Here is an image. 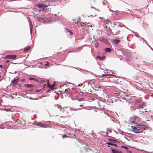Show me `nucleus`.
Masks as SVG:
<instances>
[{
    "label": "nucleus",
    "instance_id": "nucleus-1",
    "mask_svg": "<svg viewBox=\"0 0 153 153\" xmlns=\"http://www.w3.org/2000/svg\"><path fill=\"white\" fill-rule=\"evenodd\" d=\"M137 120V118L136 117H134L131 118V123L132 124H135L136 126H139L140 129L142 130L141 132H142L143 130H145L147 128L146 126L145 125H141L140 124H138L136 122V121Z\"/></svg>",
    "mask_w": 153,
    "mask_h": 153
},
{
    "label": "nucleus",
    "instance_id": "nucleus-2",
    "mask_svg": "<svg viewBox=\"0 0 153 153\" xmlns=\"http://www.w3.org/2000/svg\"><path fill=\"white\" fill-rule=\"evenodd\" d=\"M134 102L136 107L138 108H142L143 103L141 99H138L137 100L135 101Z\"/></svg>",
    "mask_w": 153,
    "mask_h": 153
},
{
    "label": "nucleus",
    "instance_id": "nucleus-3",
    "mask_svg": "<svg viewBox=\"0 0 153 153\" xmlns=\"http://www.w3.org/2000/svg\"><path fill=\"white\" fill-rule=\"evenodd\" d=\"M41 11L40 10H35L33 13V15L35 17L37 18L40 15H41Z\"/></svg>",
    "mask_w": 153,
    "mask_h": 153
},
{
    "label": "nucleus",
    "instance_id": "nucleus-4",
    "mask_svg": "<svg viewBox=\"0 0 153 153\" xmlns=\"http://www.w3.org/2000/svg\"><path fill=\"white\" fill-rule=\"evenodd\" d=\"M115 38L117 39H121L123 37V35L120 31H117L115 33Z\"/></svg>",
    "mask_w": 153,
    "mask_h": 153
},
{
    "label": "nucleus",
    "instance_id": "nucleus-5",
    "mask_svg": "<svg viewBox=\"0 0 153 153\" xmlns=\"http://www.w3.org/2000/svg\"><path fill=\"white\" fill-rule=\"evenodd\" d=\"M141 130L140 129L139 126L135 127L132 128L133 131L135 133H140Z\"/></svg>",
    "mask_w": 153,
    "mask_h": 153
},
{
    "label": "nucleus",
    "instance_id": "nucleus-6",
    "mask_svg": "<svg viewBox=\"0 0 153 153\" xmlns=\"http://www.w3.org/2000/svg\"><path fill=\"white\" fill-rule=\"evenodd\" d=\"M16 58V56L15 55H7L5 56V59H15Z\"/></svg>",
    "mask_w": 153,
    "mask_h": 153
},
{
    "label": "nucleus",
    "instance_id": "nucleus-7",
    "mask_svg": "<svg viewBox=\"0 0 153 153\" xmlns=\"http://www.w3.org/2000/svg\"><path fill=\"white\" fill-rule=\"evenodd\" d=\"M36 125L39 126L40 127H43L44 128H47L48 127V125L45 124H42V123L41 122H39L37 123H36Z\"/></svg>",
    "mask_w": 153,
    "mask_h": 153
},
{
    "label": "nucleus",
    "instance_id": "nucleus-8",
    "mask_svg": "<svg viewBox=\"0 0 153 153\" xmlns=\"http://www.w3.org/2000/svg\"><path fill=\"white\" fill-rule=\"evenodd\" d=\"M61 111L65 114L68 113L69 111V108L68 107H65L63 108H61Z\"/></svg>",
    "mask_w": 153,
    "mask_h": 153
},
{
    "label": "nucleus",
    "instance_id": "nucleus-9",
    "mask_svg": "<svg viewBox=\"0 0 153 153\" xmlns=\"http://www.w3.org/2000/svg\"><path fill=\"white\" fill-rule=\"evenodd\" d=\"M44 16L41 14V15L39 16L37 18L38 21L39 22H42L44 21Z\"/></svg>",
    "mask_w": 153,
    "mask_h": 153
},
{
    "label": "nucleus",
    "instance_id": "nucleus-10",
    "mask_svg": "<svg viewBox=\"0 0 153 153\" xmlns=\"http://www.w3.org/2000/svg\"><path fill=\"white\" fill-rule=\"evenodd\" d=\"M90 87H91V86L90 85H88V86L87 88L86 86H84L83 88L85 89V91H87L88 92H92V91H91V89L90 88Z\"/></svg>",
    "mask_w": 153,
    "mask_h": 153
},
{
    "label": "nucleus",
    "instance_id": "nucleus-11",
    "mask_svg": "<svg viewBox=\"0 0 153 153\" xmlns=\"http://www.w3.org/2000/svg\"><path fill=\"white\" fill-rule=\"evenodd\" d=\"M75 90V89L74 88H71V90L70 89H65V91L64 92V93H67V92L68 91H70V92L73 93V92H74Z\"/></svg>",
    "mask_w": 153,
    "mask_h": 153
},
{
    "label": "nucleus",
    "instance_id": "nucleus-12",
    "mask_svg": "<svg viewBox=\"0 0 153 153\" xmlns=\"http://www.w3.org/2000/svg\"><path fill=\"white\" fill-rule=\"evenodd\" d=\"M131 55L130 53H129L127 55H126V60L127 61H129L130 60L131 58Z\"/></svg>",
    "mask_w": 153,
    "mask_h": 153
},
{
    "label": "nucleus",
    "instance_id": "nucleus-13",
    "mask_svg": "<svg viewBox=\"0 0 153 153\" xmlns=\"http://www.w3.org/2000/svg\"><path fill=\"white\" fill-rule=\"evenodd\" d=\"M93 44L94 45L95 48H97L99 46V44L96 41L93 42Z\"/></svg>",
    "mask_w": 153,
    "mask_h": 153
},
{
    "label": "nucleus",
    "instance_id": "nucleus-14",
    "mask_svg": "<svg viewBox=\"0 0 153 153\" xmlns=\"http://www.w3.org/2000/svg\"><path fill=\"white\" fill-rule=\"evenodd\" d=\"M111 151L113 153H123L122 152L116 149H112Z\"/></svg>",
    "mask_w": 153,
    "mask_h": 153
},
{
    "label": "nucleus",
    "instance_id": "nucleus-15",
    "mask_svg": "<svg viewBox=\"0 0 153 153\" xmlns=\"http://www.w3.org/2000/svg\"><path fill=\"white\" fill-rule=\"evenodd\" d=\"M19 80L18 79H16L14 80H13L12 81V84L14 86L16 85L18 82Z\"/></svg>",
    "mask_w": 153,
    "mask_h": 153
},
{
    "label": "nucleus",
    "instance_id": "nucleus-16",
    "mask_svg": "<svg viewBox=\"0 0 153 153\" xmlns=\"http://www.w3.org/2000/svg\"><path fill=\"white\" fill-rule=\"evenodd\" d=\"M25 87L27 88H30L34 87L33 85L32 84H26L25 85Z\"/></svg>",
    "mask_w": 153,
    "mask_h": 153
},
{
    "label": "nucleus",
    "instance_id": "nucleus-17",
    "mask_svg": "<svg viewBox=\"0 0 153 153\" xmlns=\"http://www.w3.org/2000/svg\"><path fill=\"white\" fill-rule=\"evenodd\" d=\"M106 144L111 145V146H114L115 147H117V145L116 144L112 143L111 142H108L106 143Z\"/></svg>",
    "mask_w": 153,
    "mask_h": 153
},
{
    "label": "nucleus",
    "instance_id": "nucleus-18",
    "mask_svg": "<svg viewBox=\"0 0 153 153\" xmlns=\"http://www.w3.org/2000/svg\"><path fill=\"white\" fill-rule=\"evenodd\" d=\"M105 51L106 52H111V50L110 48H107L105 49Z\"/></svg>",
    "mask_w": 153,
    "mask_h": 153
},
{
    "label": "nucleus",
    "instance_id": "nucleus-19",
    "mask_svg": "<svg viewBox=\"0 0 153 153\" xmlns=\"http://www.w3.org/2000/svg\"><path fill=\"white\" fill-rule=\"evenodd\" d=\"M30 47H28L27 48H25L24 50V51L25 52L28 51L30 49Z\"/></svg>",
    "mask_w": 153,
    "mask_h": 153
},
{
    "label": "nucleus",
    "instance_id": "nucleus-20",
    "mask_svg": "<svg viewBox=\"0 0 153 153\" xmlns=\"http://www.w3.org/2000/svg\"><path fill=\"white\" fill-rule=\"evenodd\" d=\"M42 10L43 11H45L47 10V7L45 6H43L42 8Z\"/></svg>",
    "mask_w": 153,
    "mask_h": 153
},
{
    "label": "nucleus",
    "instance_id": "nucleus-21",
    "mask_svg": "<svg viewBox=\"0 0 153 153\" xmlns=\"http://www.w3.org/2000/svg\"><path fill=\"white\" fill-rule=\"evenodd\" d=\"M47 85H48V87L51 88H53L54 86V85H50V83L48 82V83H47Z\"/></svg>",
    "mask_w": 153,
    "mask_h": 153
},
{
    "label": "nucleus",
    "instance_id": "nucleus-22",
    "mask_svg": "<svg viewBox=\"0 0 153 153\" xmlns=\"http://www.w3.org/2000/svg\"><path fill=\"white\" fill-rule=\"evenodd\" d=\"M38 7L40 8H42L43 6V4H39L37 5Z\"/></svg>",
    "mask_w": 153,
    "mask_h": 153
},
{
    "label": "nucleus",
    "instance_id": "nucleus-23",
    "mask_svg": "<svg viewBox=\"0 0 153 153\" xmlns=\"http://www.w3.org/2000/svg\"><path fill=\"white\" fill-rule=\"evenodd\" d=\"M67 31L69 33L70 35H73V33L69 29H67Z\"/></svg>",
    "mask_w": 153,
    "mask_h": 153
},
{
    "label": "nucleus",
    "instance_id": "nucleus-24",
    "mask_svg": "<svg viewBox=\"0 0 153 153\" xmlns=\"http://www.w3.org/2000/svg\"><path fill=\"white\" fill-rule=\"evenodd\" d=\"M29 25L30 30L32 31L33 28V25L31 22H29Z\"/></svg>",
    "mask_w": 153,
    "mask_h": 153
},
{
    "label": "nucleus",
    "instance_id": "nucleus-25",
    "mask_svg": "<svg viewBox=\"0 0 153 153\" xmlns=\"http://www.w3.org/2000/svg\"><path fill=\"white\" fill-rule=\"evenodd\" d=\"M109 140L111 143H114L116 141V140L112 139H109Z\"/></svg>",
    "mask_w": 153,
    "mask_h": 153
},
{
    "label": "nucleus",
    "instance_id": "nucleus-26",
    "mask_svg": "<svg viewBox=\"0 0 153 153\" xmlns=\"http://www.w3.org/2000/svg\"><path fill=\"white\" fill-rule=\"evenodd\" d=\"M62 137L63 138H64L65 137H68V138H72V137H68V136L66 134H64L62 135Z\"/></svg>",
    "mask_w": 153,
    "mask_h": 153
},
{
    "label": "nucleus",
    "instance_id": "nucleus-27",
    "mask_svg": "<svg viewBox=\"0 0 153 153\" xmlns=\"http://www.w3.org/2000/svg\"><path fill=\"white\" fill-rule=\"evenodd\" d=\"M114 41L115 42H116L117 43H118L120 42V41L118 39H115L114 40Z\"/></svg>",
    "mask_w": 153,
    "mask_h": 153
},
{
    "label": "nucleus",
    "instance_id": "nucleus-28",
    "mask_svg": "<svg viewBox=\"0 0 153 153\" xmlns=\"http://www.w3.org/2000/svg\"><path fill=\"white\" fill-rule=\"evenodd\" d=\"M29 80H34L36 81H38V80H37V79H36L34 78H29Z\"/></svg>",
    "mask_w": 153,
    "mask_h": 153
},
{
    "label": "nucleus",
    "instance_id": "nucleus-29",
    "mask_svg": "<svg viewBox=\"0 0 153 153\" xmlns=\"http://www.w3.org/2000/svg\"><path fill=\"white\" fill-rule=\"evenodd\" d=\"M121 147L123 148H124L127 151V150L128 149V147L124 146H122Z\"/></svg>",
    "mask_w": 153,
    "mask_h": 153
},
{
    "label": "nucleus",
    "instance_id": "nucleus-30",
    "mask_svg": "<svg viewBox=\"0 0 153 153\" xmlns=\"http://www.w3.org/2000/svg\"><path fill=\"white\" fill-rule=\"evenodd\" d=\"M108 22V23H109L110 24H111V22H110V21L109 20H107L105 22V23H107V22Z\"/></svg>",
    "mask_w": 153,
    "mask_h": 153
},
{
    "label": "nucleus",
    "instance_id": "nucleus-31",
    "mask_svg": "<svg viewBox=\"0 0 153 153\" xmlns=\"http://www.w3.org/2000/svg\"><path fill=\"white\" fill-rule=\"evenodd\" d=\"M86 24V22H85V23H82V22H81V26H83L84 25V24Z\"/></svg>",
    "mask_w": 153,
    "mask_h": 153
},
{
    "label": "nucleus",
    "instance_id": "nucleus-32",
    "mask_svg": "<svg viewBox=\"0 0 153 153\" xmlns=\"http://www.w3.org/2000/svg\"><path fill=\"white\" fill-rule=\"evenodd\" d=\"M49 65V62H46V64H45V66H48Z\"/></svg>",
    "mask_w": 153,
    "mask_h": 153
},
{
    "label": "nucleus",
    "instance_id": "nucleus-33",
    "mask_svg": "<svg viewBox=\"0 0 153 153\" xmlns=\"http://www.w3.org/2000/svg\"><path fill=\"white\" fill-rule=\"evenodd\" d=\"M83 100V99H82V98H80V99H78V101H82Z\"/></svg>",
    "mask_w": 153,
    "mask_h": 153
},
{
    "label": "nucleus",
    "instance_id": "nucleus-34",
    "mask_svg": "<svg viewBox=\"0 0 153 153\" xmlns=\"http://www.w3.org/2000/svg\"><path fill=\"white\" fill-rule=\"evenodd\" d=\"M41 91V90H36V92H39Z\"/></svg>",
    "mask_w": 153,
    "mask_h": 153
},
{
    "label": "nucleus",
    "instance_id": "nucleus-35",
    "mask_svg": "<svg viewBox=\"0 0 153 153\" xmlns=\"http://www.w3.org/2000/svg\"><path fill=\"white\" fill-rule=\"evenodd\" d=\"M98 58L101 60L102 59V57L100 56H99L98 57Z\"/></svg>",
    "mask_w": 153,
    "mask_h": 153
},
{
    "label": "nucleus",
    "instance_id": "nucleus-36",
    "mask_svg": "<svg viewBox=\"0 0 153 153\" xmlns=\"http://www.w3.org/2000/svg\"><path fill=\"white\" fill-rule=\"evenodd\" d=\"M44 81V80H41V81H40V82H41V83H42Z\"/></svg>",
    "mask_w": 153,
    "mask_h": 153
},
{
    "label": "nucleus",
    "instance_id": "nucleus-37",
    "mask_svg": "<svg viewBox=\"0 0 153 153\" xmlns=\"http://www.w3.org/2000/svg\"><path fill=\"white\" fill-rule=\"evenodd\" d=\"M127 153H132V152L130 151H127Z\"/></svg>",
    "mask_w": 153,
    "mask_h": 153
},
{
    "label": "nucleus",
    "instance_id": "nucleus-38",
    "mask_svg": "<svg viewBox=\"0 0 153 153\" xmlns=\"http://www.w3.org/2000/svg\"><path fill=\"white\" fill-rule=\"evenodd\" d=\"M9 62H10V61L9 60H7V61H6L5 62L6 63H7Z\"/></svg>",
    "mask_w": 153,
    "mask_h": 153
},
{
    "label": "nucleus",
    "instance_id": "nucleus-39",
    "mask_svg": "<svg viewBox=\"0 0 153 153\" xmlns=\"http://www.w3.org/2000/svg\"><path fill=\"white\" fill-rule=\"evenodd\" d=\"M79 106L80 107H82V106H83V104L80 105H79Z\"/></svg>",
    "mask_w": 153,
    "mask_h": 153
},
{
    "label": "nucleus",
    "instance_id": "nucleus-40",
    "mask_svg": "<svg viewBox=\"0 0 153 153\" xmlns=\"http://www.w3.org/2000/svg\"><path fill=\"white\" fill-rule=\"evenodd\" d=\"M139 111L140 112V113H139V114H143V112L141 113V111Z\"/></svg>",
    "mask_w": 153,
    "mask_h": 153
},
{
    "label": "nucleus",
    "instance_id": "nucleus-41",
    "mask_svg": "<svg viewBox=\"0 0 153 153\" xmlns=\"http://www.w3.org/2000/svg\"><path fill=\"white\" fill-rule=\"evenodd\" d=\"M0 67L2 68V65H0Z\"/></svg>",
    "mask_w": 153,
    "mask_h": 153
},
{
    "label": "nucleus",
    "instance_id": "nucleus-42",
    "mask_svg": "<svg viewBox=\"0 0 153 153\" xmlns=\"http://www.w3.org/2000/svg\"><path fill=\"white\" fill-rule=\"evenodd\" d=\"M105 27H108V26H107V25H106V26H105Z\"/></svg>",
    "mask_w": 153,
    "mask_h": 153
},
{
    "label": "nucleus",
    "instance_id": "nucleus-43",
    "mask_svg": "<svg viewBox=\"0 0 153 153\" xmlns=\"http://www.w3.org/2000/svg\"><path fill=\"white\" fill-rule=\"evenodd\" d=\"M68 137H71V136H68Z\"/></svg>",
    "mask_w": 153,
    "mask_h": 153
},
{
    "label": "nucleus",
    "instance_id": "nucleus-44",
    "mask_svg": "<svg viewBox=\"0 0 153 153\" xmlns=\"http://www.w3.org/2000/svg\"><path fill=\"white\" fill-rule=\"evenodd\" d=\"M68 134V135H70V134Z\"/></svg>",
    "mask_w": 153,
    "mask_h": 153
},
{
    "label": "nucleus",
    "instance_id": "nucleus-45",
    "mask_svg": "<svg viewBox=\"0 0 153 153\" xmlns=\"http://www.w3.org/2000/svg\"><path fill=\"white\" fill-rule=\"evenodd\" d=\"M45 85H45H45H45Z\"/></svg>",
    "mask_w": 153,
    "mask_h": 153
},
{
    "label": "nucleus",
    "instance_id": "nucleus-46",
    "mask_svg": "<svg viewBox=\"0 0 153 153\" xmlns=\"http://www.w3.org/2000/svg\"><path fill=\"white\" fill-rule=\"evenodd\" d=\"M77 23V22H76V23Z\"/></svg>",
    "mask_w": 153,
    "mask_h": 153
},
{
    "label": "nucleus",
    "instance_id": "nucleus-47",
    "mask_svg": "<svg viewBox=\"0 0 153 153\" xmlns=\"http://www.w3.org/2000/svg\"><path fill=\"white\" fill-rule=\"evenodd\" d=\"M22 81H24V80H22Z\"/></svg>",
    "mask_w": 153,
    "mask_h": 153
},
{
    "label": "nucleus",
    "instance_id": "nucleus-48",
    "mask_svg": "<svg viewBox=\"0 0 153 153\" xmlns=\"http://www.w3.org/2000/svg\"><path fill=\"white\" fill-rule=\"evenodd\" d=\"M1 77V76H0V78Z\"/></svg>",
    "mask_w": 153,
    "mask_h": 153
}]
</instances>
